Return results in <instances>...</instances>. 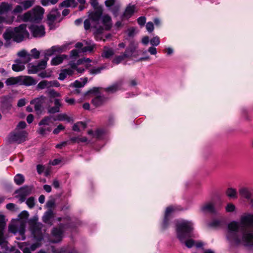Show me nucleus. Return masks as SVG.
Returning a JSON list of instances; mask_svg holds the SVG:
<instances>
[{
  "mask_svg": "<svg viewBox=\"0 0 253 253\" xmlns=\"http://www.w3.org/2000/svg\"><path fill=\"white\" fill-rule=\"evenodd\" d=\"M253 227L242 225L236 221L228 225L227 239L232 245H238L241 241L247 247H253Z\"/></svg>",
  "mask_w": 253,
  "mask_h": 253,
  "instance_id": "1",
  "label": "nucleus"
},
{
  "mask_svg": "<svg viewBox=\"0 0 253 253\" xmlns=\"http://www.w3.org/2000/svg\"><path fill=\"white\" fill-rule=\"evenodd\" d=\"M194 224L191 221L183 219L175 221V230L176 237L180 242L188 248H191L194 246L196 248H201L204 244L201 241L197 243L191 239L195 237L193 235Z\"/></svg>",
  "mask_w": 253,
  "mask_h": 253,
  "instance_id": "2",
  "label": "nucleus"
},
{
  "mask_svg": "<svg viewBox=\"0 0 253 253\" xmlns=\"http://www.w3.org/2000/svg\"><path fill=\"white\" fill-rule=\"evenodd\" d=\"M44 13V9L42 7L36 6L20 15L19 18L23 22L32 23L29 27L31 32H44L45 28L42 25H36L42 21Z\"/></svg>",
  "mask_w": 253,
  "mask_h": 253,
  "instance_id": "3",
  "label": "nucleus"
},
{
  "mask_svg": "<svg viewBox=\"0 0 253 253\" xmlns=\"http://www.w3.org/2000/svg\"><path fill=\"white\" fill-rule=\"evenodd\" d=\"M57 220L58 221H63L65 223H60L58 227H54L52 230L51 238L49 240V242L53 243L61 242L66 230L75 226L72 223V219L68 216L64 217H58Z\"/></svg>",
  "mask_w": 253,
  "mask_h": 253,
  "instance_id": "4",
  "label": "nucleus"
},
{
  "mask_svg": "<svg viewBox=\"0 0 253 253\" xmlns=\"http://www.w3.org/2000/svg\"><path fill=\"white\" fill-rule=\"evenodd\" d=\"M45 33H3V37L6 42L11 40L20 42L23 40L32 38H41L45 36Z\"/></svg>",
  "mask_w": 253,
  "mask_h": 253,
  "instance_id": "5",
  "label": "nucleus"
},
{
  "mask_svg": "<svg viewBox=\"0 0 253 253\" xmlns=\"http://www.w3.org/2000/svg\"><path fill=\"white\" fill-rule=\"evenodd\" d=\"M9 232L14 235L18 234L16 239L18 240H24L26 238L25 235V224L21 221H16L14 223L10 224L8 226Z\"/></svg>",
  "mask_w": 253,
  "mask_h": 253,
  "instance_id": "6",
  "label": "nucleus"
},
{
  "mask_svg": "<svg viewBox=\"0 0 253 253\" xmlns=\"http://www.w3.org/2000/svg\"><path fill=\"white\" fill-rule=\"evenodd\" d=\"M27 133L24 130L15 129L9 133L7 137V141L9 143L20 144L26 140Z\"/></svg>",
  "mask_w": 253,
  "mask_h": 253,
  "instance_id": "7",
  "label": "nucleus"
},
{
  "mask_svg": "<svg viewBox=\"0 0 253 253\" xmlns=\"http://www.w3.org/2000/svg\"><path fill=\"white\" fill-rule=\"evenodd\" d=\"M52 119L54 121H66L68 122H71L73 121L71 118L68 117L66 114H59L56 116L53 117H45L42 119L39 123V125L42 126H50V125L51 123V120Z\"/></svg>",
  "mask_w": 253,
  "mask_h": 253,
  "instance_id": "8",
  "label": "nucleus"
},
{
  "mask_svg": "<svg viewBox=\"0 0 253 253\" xmlns=\"http://www.w3.org/2000/svg\"><path fill=\"white\" fill-rule=\"evenodd\" d=\"M60 13L57 10H52L47 15V24L50 30L53 29L60 21Z\"/></svg>",
  "mask_w": 253,
  "mask_h": 253,
  "instance_id": "9",
  "label": "nucleus"
},
{
  "mask_svg": "<svg viewBox=\"0 0 253 253\" xmlns=\"http://www.w3.org/2000/svg\"><path fill=\"white\" fill-rule=\"evenodd\" d=\"M98 23L100 28L102 30L108 31L112 26L111 17L108 14L102 15L99 20Z\"/></svg>",
  "mask_w": 253,
  "mask_h": 253,
  "instance_id": "10",
  "label": "nucleus"
},
{
  "mask_svg": "<svg viewBox=\"0 0 253 253\" xmlns=\"http://www.w3.org/2000/svg\"><path fill=\"white\" fill-rule=\"evenodd\" d=\"M45 99V97L42 95L30 101L31 104L34 105L35 111L38 115H41L43 111V104L44 102Z\"/></svg>",
  "mask_w": 253,
  "mask_h": 253,
  "instance_id": "11",
  "label": "nucleus"
},
{
  "mask_svg": "<svg viewBox=\"0 0 253 253\" xmlns=\"http://www.w3.org/2000/svg\"><path fill=\"white\" fill-rule=\"evenodd\" d=\"M138 44L137 42L131 41L128 46L126 49L125 51L124 52L127 58H131L132 57H136L138 55Z\"/></svg>",
  "mask_w": 253,
  "mask_h": 253,
  "instance_id": "12",
  "label": "nucleus"
},
{
  "mask_svg": "<svg viewBox=\"0 0 253 253\" xmlns=\"http://www.w3.org/2000/svg\"><path fill=\"white\" fill-rule=\"evenodd\" d=\"M42 224L40 223H35L31 226V230L34 237L39 241L44 239V235L42 233Z\"/></svg>",
  "mask_w": 253,
  "mask_h": 253,
  "instance_id": "13",
  "label": "nucleus"
},
{
  "mask_svg": "<svg viewBox=\"0 0 253 253\" xmlns=\"http://www.w3.org/2000/svg\"><path fill=\"white\" fill-rule=\"evenodd\" d=\"M91 62V60L88 58H83L79 59L77 63L74 62H70L69 63V65L70 66V69H73L74 72L75 73L76 71V69H77L78 65H83L85 67V68H89L91 65L90 63Z\"/></svg>",
  "mask_w": 253,
  "mask_h": 253,
  "instance_id": "14",
  "label": "nucleus"
},
{
  "mask_svg": "<svg viewBox=\"0 0 253 253\" xmlns=\"http://www.w3.org/2000/svg\"><path fill=\"white\" fill-rule=\"evenodd\" d=\"M176 210L175 207L169 206L168 207L166 210L165 217L162 224V227L163 229L167 228L169 224V222L170 219V213L173 211Z\"/></svg>",
  "mask_w": 253,
  "mask_h": 253,
  "instance_id": "15",
  "label": "nucleus"
},
{
  "mask_svg": "<svg viewBox=\"0 0 253 253\" xmlns=\"http://www.w3.org/2000/svg\"><path fill=\"white\" fill-rule=\"evenodd\" d=\"M240 223L245 226L253 227V214L247 213L242 215Z\"/></svg>",
  "mask_w": 253,
  "mask_h": 253,
  "instance_id": "16",
  "label": "nucleus"
},
{
  "mask_svg": "<svg viewBox=\"0 0 253 253\" xmlns=\"http://www.w3.org/2000/svg\"><path fill=\"white\" fill-rule=\"evenodd\" d=\"M45 61H40L37 65H30L29 66V73L36 74L40 70H43L46 67Z\"/></svg>",
  "mask_w": 253,
  "mask_h": 253,
  "instance_id": "17",
  "label": "nucleus"
},
{
  "mask_svg": "<svg viewBox=\"0 0 253 253\" xmlns=\"http://www.w3.org/2000/svg\"><path fill=\"white\" fill-rule=\"evenodd\" d=\"M5 225L4 216L0 214V246L5 243V238L4 235Z\"/></svg>",
  "mask_w": 253,
  "mask_h": 253,
  "instance_id": "18",
  "label": "nucleus"
},
{
  "mask_svg": "<svg viewBox=\"0 0 253 253\" xmlns=\"http://www.w3.org/2000/svg\"><path fill=\"white\" fill-rule=\"evenodd\" d=\"M200 211L203 212H209L213 214H217V211L214 205L210 202L205 203L200 207Z\"/></svg>",
  "mask_w": 253,
  "mask_h": 253,
  "instance_id": "19",
  "label": "nucleus"
},
{
  "mask_svg": "<svg viewBox=\"0 0 253 253\" xmlns=\"http://www.w3.org/2000/svg\"><path fill=\"white\" fill-rule=\"evenodd\" d=\"M12 4L7 2H2L0 3V16H5L6 15H11L6 14L7 12L12 9Z\"/></svg>",
  "mask_w": 253,
  "mask_h": 253,
  "instance_id": "20",
  "label": "nucleus"
},
{
  "mask_svg": "<svg viewBox=\"0 0 253 253\" xmlns=\"http://www.w3.org/2000/svg\"><path fill=\"white\" fill-rule=\"evenodd\" d=\"M20 77V85L30 86L37 84V81L30 76H22Z\"/></svg>",
  "mask_w": 253,
  "mask_h": 253,
  "instance_id": "21",
  "label": "nucleus"
},
{
  "mask_svg": "<svg viewBox=\"0 0 253 253\" xmlns=\"http://www.w3.org/2000/svg\"><path fill=\"white\" fill-rule=\"evenodd\" d=\"M123 84V81L120 80L112 85L105 88V91L108 92L114 93L121 89Z\"/></svg>",
  "mask_w": 253,
  "mask_h": 253,
  "instance_id": "22",
  "label": "nucleus"
},
{
  "mask_svg": "<svg viewBox=\"0 0 253 253\" xmlns=\"http://www.w3.org/2000/svg\"><path fill=\"white\" fill-rule=\"evenodd\" d=\"M75 73L73 69L69 68L61 70L58 79L60 81H63L67 77H70L74 75Z\"/></svg>",
  "mask_w": 253,
  "mask_h": 253,
  "instance_id": "23",
  "label": "nucleus"
},
{
  "mask_svg": "<svg viewBox=\"0 0 253 253\" xmlns=\"http://www.w3.org/2000/svg\"><path fill=\"white\" fill-rule=\"evenodd\" d=\"M53 218V212L51 210H48L44 213L42 221L47 224H52L51 220Z\"/></svg>",
  "mask_w": 253,
  "mask_h": 253,
  "instance_id": "24",
  "label": "nucleus"
},
{
  "mask_svg": "<svg viewBox=\"0 0 253 253\" xmlns=\"http://www.w3.org/2000/svg\"><path fill=\"white\" fill-rule=\"evenodd\" d=\"M88 134L91 135L93 137L97 139H102L105 133V131L102 129H97L95 131L92 130H89L87 132Z\"/></svg>",
  "mask_w": 253,
  "mask_h": 253,
  "instance_id": "25",
  "label": "nucleus"
},
{
  "mask_svg": "<svg viewBox=\"0 0 253 253\" xmlns=\"http://www.w3.org/2000/svg\"><path fill=\"white\" fill-rule=\"evenodd\" d=\"M11 103L10 98L7 96L2 97L1 101V108L2 110H9L11 109Z\"/></svg>",
  "mask_w": 253,
  "mask_h": 253,
  "instance_id": "26",
  "label": "nucleus"
},
{
  "mask_svg": "<svg viewBox=\"0 0 253 253\" xmlns=\"http://www.w3.org/2000/svg\"><path fill=\"white\" fill-rule=\"evenodd\" d=\"M54 106L49 107L48 108V112L50 114H54L58 113L60 111V108L61 106V104L59 99H55L54 100Z\"/></svg>",
  "mask_w": 253,
  "mask_h": 253,
  "instance_id": "27",
  "label": "nucleus"
},
{
  "mask_svg": "<svg viewBox=\"0 0 253 253\" xmlns=\"http://www.w3.org/2000/svg\"><path fill=\"white\" fill-rule=\"evenodd\" d=\"M63 50V47L59 46H53L50 48L44 51V53L46 54L47 56H51L55 52H61Z\"/></svg>",
  "mask_w": 253,
  "mask_h": 253,
  "instance_id": "28",
  "label": "nucleus"
},
{
  "mask_svg": "<svg viewBox=\"0 0 253 253\" xmlns=\"http://www.w3.org/2000/svg\"><path fill=\"white\" fill-rule=\"evenodd\" d=\"M53 253H78L75 249H69L68 247H63L61 249L53 248Z\"/></svg>",
  "mask_w": 253,
  "mask_h": 253,
  "instance_id": "29",
  "label": "nucleus"
},
{
  "mask_svg": "<svg viewBox=\"0 0 253 253\" xmlns=\"http://www.w3.org/2000/svg\"><path fill=\"white\" fill-rule=\"evenodd\" d=\"M104 33H93L94 38L97 41H105L109 39L111 36L110 33H108L106 35H104Z\"/></svg>",
  "mask_w": 253,
  "mask_h": 253,
  "instance_id": "30",
  "label": "nucleus"
},
{
  "mask_svg": "<svg viewBox=\"0 0 253 253\" xmlns=\"http://www.w3.org/2000/svg\"><path fill=\"white\" fill-rule=\"evenodd\" d=\"M87 78H81L80 80H76L72 83L70 86L76 88H81L83 87L87 83Z\"/></svg>",
  "mask_w": 253,
  "mask_h": 253,
  "instance_id": "31",
  "label": "nucleus"
},
{
  "mask_svg": "<svg viewBox=\"0 0 253 253\" xmlns=\"http://www.w3.org/2000/svg\"><path fill=\"white\" fill-rule=\"evenodd\" d=\"M135 10V6L134 5H129L127 6L124 13V17L126 18H129L134 13Z\"/></svg>",
  "mask_w": 253,
  "mask_h": 253,
  "instance_id": "32",
  "label": "nucleus"
},
{
  "mask_svg": "<svg viewBox=\"0 0 253 253\" xmlns=\"http://www.w3.org/2000/svg\"><path fill=\"white\" fill-rule=\"evenodd\" d=\"M96 8L97 9L96 11L92 12L89 15V18L91 19L93 21H97L99 18L100 19L101 15L102 14V10L101 8L98 6Z\"/></svg>",
  "mask_w": 253,
  "mask_h": 253,
  "instance_id": "33",
  "label": "nucleus"
},
{
  "mask_svg": "<svg viewBox=\"0 0 253 253\" xmlns=\"http://www.w3.org/2000/svg\"><path fill=\"white\" fill-rule=\"evenodd\" d=\"M15 63L12 66V69L14 71L19 72L24 69L25 66L19 59L16 60Z\"/></svg>",
  "mask_w": 253,
  "mask_h": 253,
  "instance_id": "34",
  "label": "nucleus"
},
{
  "mask_svg": "<svg viewBox=\"0 0 253 253\" xmlns=\"http://www.w3.org/2000/svg\"><path fill=\"white\" fill-rule=\"evenodd\" d=\"M67 57L66 55H61L56 56L52 59L51 64L52 65H58L62 63L63 60Z\"/></svg>",
  "mask_w": 253,
  "mask_h": 253,
  "instance_id": "35",
  "label": "nucleus"
},
{
  "mask_svg": "<svg viewBox=\"0 0 253 253\" xmlns=\"http://www.w3.org/2000/svg\"><path fill=\"white\" fill-rule=\"evenodd\" d=\"M77 6V3L75 0H65L60 4V6L62 7H72L75 8Z\"/></svg>",
  "mask_w": 253,
  "mask_h": 253,
  "instance_id": "36",
  "label": "nucleus"
},
{
  "mask_svg": "<svg viewBox=\"0 0 253 253\" xmlns=\"http://www.w3.org/2000/svg\"><path fill=\"white\" fill-rule=\"evenodd\" d=\"M5 84L7 86L20 84V77H11L9 78L5 81Z\"/></svg>",
  "mask_w": 253,
  "mask_h": 253,
  "instance_id": "37",
  "label": "nucleus"
},
{
  "mask_svg": "<svg viewBox=\"0 0 253 253\" xmlns=\"http://www.w3.org/2000/svg\"><path fill=\"white\" fill-rule=\"evenodd\" d=\"M239 193L241 196L246 199H250L251 198V193L247 188L243 187L241 188L239 190Z\"/></svg>",
  "mask_w": 253,
  "mask_h": 253,
  "instance_id": "38",
  "label": "nucleus"
},
{
  "mask_svg": "<svg viewBox=\"0 0 253 253\" xmlns=\"http://www.w3.org/2000/svg\"><path fill=\"white\" fill-rule=\"evenodd\" d=\"M105 98L102 96H97L92 100V103L95 107L101 105L104 102Z\"/></svg>",
  "mask_w": 253,
  "mask_h": 253,
  "instance_id": "39",
  "label": "nucleus"
},
{
  "mask_svg": "<svg viewBox=\"0 0 253 253\" xmlns=\"http://www.w3.org/2000/svg\"><path fill=\"white\" fill-rule=\"evenodd\" d=\"M224 223L221 219H214L209 223V226L211 227H221Z\"/></svg>",
  "mask_w": 253,
  "mask_h": 253,
  "instance_id": "40",
  "label": "nucleus"
},
{
  "mask_svg": "<svg viewBox=\"0 0 253 253\" xmlns=\"http://www.w3.org/2000/svg\"><path fill=\"white\" fill-rule=\"evenodd\" d=\"M18 55L20 57L24 58L25 60V63H27L31 60V55L28 53L25 50L19 51L18 53Z\"/></svg>",
  "mask_w": 253,
  "mask_h": 253,
  "instance_id": "41",
  "label": "nucleus"
},
{
  "mask_svg": "<svg viewBox=\"0 0 253 253\" xmlns=\"http://www.w3.org/2000/svg\"><path fill=\"white\" fill-rule=\"evenodd\" d=\"M114 54V51L112 48L105 47L104 51L102 54V56L105 58H109L113 55Z\"/></svg>",
  "mask_w": 253,
  "mask_h": 253,
  "instance_id": "42",
  "label": "nucleus"
},
{
  "mask_svg": "<svg viewBox=\"0 0 253 253\" xmlns=\"http://www.w3.org/2000/svg\"><path fill=\"white\" fill-rule=\"evenodd\" d=\"M38 130V132L41 135H45L48 132L51 131V128L50 126H42Z\"/></svg>",
  "mask_w": 253,
  "mask_h": 253,
  "instance_id": "43",
  "label": "nucleus"
},
{
  "mask_svg": "<svg viewBox=\"0 0 253 253\" xmlns=\"http://www.w3.org/2000/svg\"><path fill=\"white\" fill-rule=\"evenodd\" d=\"M86 124L82 122H79L74 124L73 126V130L75 131H80L81 128L84 129L86 127Z\"/></svg>",
  "mask_w": 253,
  "mask_h": 253,
  "instance_id": "44",
  "label": "nucleus"
},
{
  "mask_svg": "<svg viewBox=\"0 0 253 253\" xmlns=\"http://www.w3.org/2000/svg\"><path fill=\"white\" fill-rule=\"evenodd\" d=\"M14 182L17 185H21L24 182V177L21 174H17L14 176Z\"/></svg>",
  "mask_w": 253,
  "mask_h": 253,
  "instance_id": "45",
  "label": "nucleus"
},
{
  "mask_svg": "<svg viewBox=\"0 0 253 253\" xmlns=\"http://www.w3.org/2000/svg\"><path fill=\"white\" fill-rule=\"evenodd\" d=\"M34 0H27L22 2V6L24 10H26L32 7L34 5Z\"/></svg>",
  "mask_w": 253,
  "mask_h": 253,
  "instance_id": "46",
  "label": "nucleus"
},
{
  "mask_svg": "<svg viewBox=\"0 0 253 253\" xmlns=\"http://www.w3.org/2000/svg\"><path fill=\"white\" fill-rule=\"evenodd\" d=\"M126 58H127L126 57L125 54L123 53L120 55L115 57L113 60V63L116 64H119Z\"/></svg>",
  "mask_w": 253,
  "mask_h": 253,
  "instance_id": "47",
  "label": "nucleus"
},
{
  "mask_svg": "<svg viewBox=\"0 0 253 253\" xmlns=\"http://www.w3.org/2000/svg\"><path fill=\"white\" fill-rule=\"evenodd\" d=\"M226 194L231 198H236L237 192L235 189L229 188L226 191Z\"/></svg>",
  "mask_w": 253,
  "mask_h": 253,
  "instance_id": "48",
  "label": "nucleus"
},
{
  "mask_svg": "<svg viewBox=\"0 0 253 253\" xmlns=\"http://www.w3.org/2000/svg\"><path fill=\"white\" fill-rule=\"evenodd\" d=\"M37 87L39 89H42L45 88L48 89L49 88V81L43 80L40 82L37 85Z\"/></svg>",
  "mask_w": 253,
  "mask_h": 253,
  "instance_id": "49",
  "label": "nucleus"
},
{
  "mask_svg": "<svg viewBox=\"0 0 253 253\" xmlns=\"http://www.w3.org/2000/svg\"><path fill=\"white\" fill-rule=\"evenodd\" d=\"M93 21L90 19V18H88L87 19H86L84 22V30L86 31H88L90 30L91 26V23Z\"/></svg>",
  "mask_w": 253,
  "mask_h": 253,
  "instance_id": "50",
  "label": "nucleus"
},
{
  "mask_svg": "<svg viewBox=\"0 0 253 253\" xmlns=\"http://www.w3.org/2000/svg\"><path fill=\"white\" fill-rule=\"evenodd\" d=\"M46 93L50 97H55L60 96V94L55 91V90L51 88H48L46 91Z\"/></svg>",
  "mask_w": 253,
  "mask_h": 253,
  "instance_id": "51",
  "label": "nucleus"
},
{
  "mask_svg": "<svg viewBox=\"0 0 253 253\" xmlns=\"http://www.w3.org/2000/svg\"><path fill=\"white\" fill-rule=\"evenodd\" d=\"M58 0H42L41 3L43 6H47L50 4H55Z\"/></svg>",
  "mask_w": 253,
  "mask_h": 253,
  "instance_id": "52",
  "label": "nucleus"
},
{
  "mask_svg": "<svg viewBox=\"0 0 253 253\" xmlns=\"http://www.w3.org/2000/svg\"><path fill=\"white\" fill-rule=\"evenodd\" d=\"M27 24H22L18 27H15L14 32H26Z\"/></svg>",
  "mask_w": 253,
  "mask_h": 253,
  "instance_id": "53",
  "label": "nucleus"
},
{
  "mask_svg": "<svg viewBox=\"0 0 253 253\" xmlns=\"http://www.w3.org/2000/svg\"><path fill=\"white\" fill-rule=\"evenodd\" d=\"M23 10L24 9H23L22 5H17L13 9L12 13L14 14H17L18 13H21Z\"/></svg>",
  "mask_w": 253,
  "mask_h": 253,
  "instance_id": "54",
  "label": "nucleus"
},
{
  "mask_svg": "<svg viewBox=\"0 0 253 253\" xmlns=\"http://www.w3.org/2000/svg\"><path fill=\"white\" fill-rule=\"evenodd\" d=\"M26 244V243H22L19 244V247L23 251V253H31V250L28 247H24Z\"/></svg>",
  "mask_w": 253,
  "mask_h": 253,
  "instance_id": "55",
  "label": "nucleus"
},
{
  "mask_svg": "<svg viewBox=\"0 0 253 253\" xmlns=\"http://www.w3.org/2000/svg\"><path fill=\"white\" fill-rule=\"evenodd\" d=\"M26 204L30 208H33L35 206V199L33 197L29 198L26 201Z\"/></svg>",
  "mask_w": 253,
  "mask_h": 253,
  "instance_id": "56",
  "label": "nucleus"
},
{
  "mask_svg": "<svg viewBox=\"0 0 253 253\" xmlns=\"http://www.w3.org/2000/svg\"><path fill=\"white\" fill-rule=\"evenodd\" d=\"M150 42L152 46H157L160 44V39L156 36L150 40Z\"/></svg>",
  "mask_w": 253,
  "mask_h": 253,
  "instance_id": "57",
  "label": "nucleus"
},
{
  "mask_svg": "<svg viewBox=\"0 0 253 253\" xmlns=\"http://www.w3.org/2000/svg\"><path fill=\"white\" fill-rule=\"evenodd\" d=\"M226 211L228 212H233L235 210V206L234 205H233L232 203H229L226 206Z\"/></svg>",
  "mask_w": 253,
  "mask_h": 253,
  "instance_id": "58",
  "label": "nucleus"
},
{
  "mask_svg": "<svg viewBox=\"0 0 253 253\" xmlns=\"http://www.w3.org/2000/svg\"><path fill=\"white\" fill-rule=\"evenodd\" d=\"M32 56L34 59H38L40 57V52L36 49L33 48L31 50Z\"/></svg>",
  "mask_w": 253,
  "mask_h": 253,
  "instance_id": "59",
  "label": "nucleus"
},
{
  "mask_svg": "<svg viewBox=\"0 0 253 253\" xmlns=\"http://www.w3.org/2000/svg\"><path fill=\"white\" fill-rule=\"evenodd\" d=\"M65 129V127L64 126H63L61 124H60L57 126L56 128H55L53 131V133L54 134H58L61 131Z\"/></svg>",
  "mask_w": 253,
  "mask_h": 253,
  "instance_id": "60",
  "label": "nucleus"
},
{
  "mask_svg": "<svg viewBox=\"0 0 253 253\" xmlns=\"http://www.w3.org/2000/svg\"><path fill=\"white\" fill-rule=\"evenodd\" d=\"M103 69L102 67H97L91 69L89 70V73L90 74H97L101 72V71Z\"/></svg>",
  "mask_w": 253,
  "mask_h": 253,
  "instance_id": "61",
  "label": "nucleus"
},
{
  "mask_svg": "<svg viewBox=\"0 0 253 253\" xmlns=\"http://www.w3.org/2000/svg\"><path fill=\"white\" fill-rule=\"evenodd\" d=\"M79 51L78 49H73L70 52V57L72 58L76 59L79 56Z\"/></svg>",
  "mask_w": 253,
  "mask_h": 253,
  "instance_id": "62",
  "label": "nucleus"
},
{
  "mask_svg": "<svg viewBox=\"0 0 253 253\" xmlns=\"http://www.w3.org/2000/svg\"><path fill=\"white\" fill-rule=\"evenodd\" d=\"M39 76L42 78H49L51 76V73H47L46 71H43L40 72L39 74Z\"/></svg>",
  "mask_w": 253,
  "mask_h": 253,
  "instance_id": "63",
  "label": "nucleus"
},
{
  "mask_svg": "<svg viewBox=\"0 0 253 253\" xmlns=\"http://www.w3.org/2000/svg\"><path fill=\"white\" fill-rule=\"evenodd\" d=\"M146 29L148 32H152L154 30V24L152 22H149L146 25Z\"/></svg>",
  "mask_w": 253,
  "mask_h": 253,
  "instance_id": "64",
  "label": "nucleus"
}]
</instances>
